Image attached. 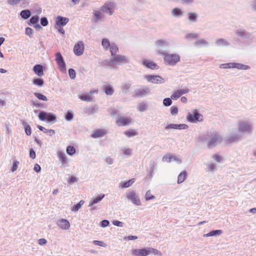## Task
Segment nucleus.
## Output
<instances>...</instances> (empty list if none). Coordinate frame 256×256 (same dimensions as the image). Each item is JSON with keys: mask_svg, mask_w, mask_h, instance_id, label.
<instances>
[{"mask_svg": "<svg viewBox=\"0 0 256 256\" xmlns=\"http://www.w3.org/2000/svg\"><path fill=\"white\" fill-rule=\"evenodd\" d=\"M109 48L112 57L116 55V54L118 52V48L116 44L114 43L111 44V46Z\"/></svg>", "mask_w": 256, "mask_h": 256, "instance_id": "nucleus-39", "label": "nucleus"}, {"mask_svg": "<svg viewBox=\"0 0 256 256\" xmlns=\"http://www.w3.org/2000/svg\"><path fill=\"white\" fill-rule=\"evenodd\" d=\"M186 178V172L185 171L180 172L178 177V183L181 184L184 182Z\"/></svg>", "mask_w": 256, "mask_h": 256, "instance_id": "nucleus-42", "label": "nucleus"}, {"mask_svg": "<svg viewBox=\"0 0 256 256\" xmlns=\"http://www.w3.org/2000/svg\"><path fill=\"white\" fill-rule=\"evenodd\" d=\"M104 197V194H102L96 197L92 198L89 202L88 206H92L94 204L98 203Z\"/></svg>", "mask_w": 256, "mask_h": 256, "instance_id": "nucleus-27", "label": "nucleus"}, {"mask_svg": "<svg viewBox=\"0 0 256 256\" xmlns=\"http://www.w3.org/2000/svg\"><path fill=\"white\" fill-rule=\"evenodd\" d=\"M38 117L40 120H46L48 122H54L56 120V117L55 114L51 112H46L44 111H41L39 113Z\"/></svg>", "mask_w": 256, "mask_h": 256, "instance_id": "nucleus-8", "label": "nucleus"}, {"mask_svg": "<svg viewBox=\"0 0 256 256\" xmlns=\"http://www.w3.org/2000/svg\"><path fill=\"white\" fill-rule=\"evenodd\" d=\"M235 34L238 37L241 38L244 40L252 39V34L242 28H239L236 30Z\"/></svg>", "mask_w": 256, "mask_h": 256, "instance_id": "nucleus-14", "label": "nucleus"}, {"mask_svg": "<svg viewBox=\"0 0 256 256\" xmlns=\"http://www.w3.org/2000/svg\"><path fill=\"white\" fill-rule=\"evenodd\" d=\"M84 204V201L81 200L76 205L74 206L72 208V210L74 212H77L81 208L82 206Z\"/></svg>", "mask_w": 256, "mask_h": 256, "instance_id": "nucleus-48", "label": "nucleus"}, {"mask_svg": "<svg viewBox=\"0 0 256 256\" xmlns=\"http://www.w3.org/2000/svg\"><path fill=\"white\" fill-rule=\"evenodd\" d=\"M34 96L36 97L40 100H42L43 101H47L48 98L44 94H41L38 92H34Z\"/></svg>", "mask_w": 256, "mask_h": 256, "instance_id": "nucleus-54", "label": "nucleus"}, {"mask_svg": "<svg viewBox=\"0 0 256 256\" xmlns=\"http://www.w3.org/2000/svg\"><path fill=\"white\" fill-rule=\"evenodd\" d=\"M22 124L24 127V130L26 134L28 136H30L32 134V130L30 126L28 125L25 122H22Z\"/></svg>", "mask_w": 256, "mask_h": 256, "instance_id": "nucleus-49", "label": "nucleus"}, {"mask_svg": "<svg viewBox=\"0 0 256 256\" xmlns=\"http://www.w3.org/2000/svg\"><path fill=\"white\" fill-rule=\"evenodd\" d=\"M150 89L147 86H142L134 90V95L138 98H142L151 94Z\"/></svg>", "mask_w": 256, "mask_h": 256, "instance_id": "nucleus-11", "label": "nucleus"}, {"mask_svg": "<svg viewBox=\"0 0 256 256\" xmlns=\"http://www.w3.org/2000/svg\"><path fill=\"white\" fill-rule=\"evenodd\" d=\"M104 92L106 95L111 96L114 93V90L110 86H108L104 88Z\"/></svg>", "mask_w": 256, "mask_h": 256, "instance_id": "nucleus-53", "label": "nucleus"}, {"mask_svg": "<svg viewBox=\"0 0 256 256\" xmlns=\"http://www.w3.org/2000/svg\"><path fill=\"white\" fill-rule=\"evenodd\" d=\"M126 199L132 204L137 206H141L142 202L140 200L139 198L138 195L136 194V192L128 190L126 193Z\"/></svg>", "mask_w": 256, "mask_h": 256, "instance_id": "nucleus-6", "label": "nucleus"}, {"mask_svg": "<svg viewBox=\"0 0 256 256\" xmlns=\"http://www.w3.org/2000/svg\"><path fill=\"white\" fill-rule=\"evenodd\" d=\"M122 152L124 154L128 156H130L132 154V150L130 148H122Z\"/></svg>", "mask_w": 256, "mask_h": 256, "instance_id": "nucleus-57", "label": "nucleus"}, {"mask_svg": "<svg viewBox=\"0 0 256 256\" xmlns=\"http://www.w3.org/2000/svg\"><path fill=\"white\" fill-rule=\"evenodd\" d=\"M44 81L41 78H34L32 80V84L38 86V87H42L43 86Z\"/></svg>", "mask_w": 256, "mask_h": 256, "instance_id": "nucleus-38", "label": "nucleus"}, {"mask_svg": "<svg viewBox=\"0 0 256 256\" xmlns=\"http://www.w3.org/2000/svg\"><path fill=\"white\" fill-rule=\"evenodd\" d=\"M137 108L140 112L146 111L148 108V105L144 102H141L137 106Z\"/></svg>", "mask_w": 256, "mask_h": 256, "instance_id": "nucleus-37", "label": "nucleus"}, {"mask_svg": "<svg viewBox=\"0 0 256 256\" xmlns=\"http://www.w3.org/2000/svg\"><path fill=\"white\" fill-rule=\"evenodd\" d=\"M130 122V119L128 118L120 117L116 120V124L118 126H127Z\"/></svg>", "mask_w": 256, "mask_h": 256, "instance_id": "nucleus-25", "label": "nucleus"}, {"mask_svg": "<svg viewBox=\"0 0 256 256\" xmlns=\"http://www.w3.org/2000/svg\"><path fill=\"white\" fill-rule=\"evenodd\" d=\"M69 19L62 16H58L56 18V24L57 26H64L68 22Z\"/></svg>", "mask_w": 256, "mask_h": 256, "instance_id": "nucleus-21", "label": "nucleus"}, {"mask_svg": "<svg viewBox=\"0 0 256 256\" xmlns=\"http://www.w3.org/2000/svg\"><path fill=\"white\" fill-rule=\"evenodd\" d=\"M38 128L40 130L43 132L44 133L50 136H52L55 134V131L54 130H48L41 126H38Z\"/></svg>", "mask_w": 256, "mask_h": 256, "instance_id": "nucleus-36", "label": "nucleus"}, {"mask_svg": "<svg viewBox=\"0 0 256 256\" xmlns=\"http://www.w3.org/2000/svg\"><path fill=\"white\" fill-rule=\"evenodd\" d=\"M102 44L105 50H108L111 46L110 41L107 38H103L102 42Z\"/></svg>", "mask_w": 256, "mask_h": 256, "instance_id": "nucleus-43", "label": "nucleus"}, {"mask_svg": "<svg viewBox=\"0 0 256 256\" xmlns=\"http://www.w3.org/2000/svg\"><path fill=\"white\" fill-rule=\"evenodd\" d=\"M98 110V108H96L94 106H91L87 108L86 110V113L88 114H93L94 113L96 112Z\"/></svg>", "mask_w": 256, "mask_h": 256, "instance_id": "nucleus-45", "label": "nucleus"}, {"mask_svg": "<svg viewBox=\"0 0 256 256\" xmlns=\"http://www.w3.org/2000/svg\"><path fill=\"white\" fill-rule=\"evenodd\" d=\"M222 233V231L220 230H214L206 234H204V237H208V236H217L220 235Z\"/></svg>", "mask_w": 256, "mask_h": 256, "instance_id": "nucleus-33", "label": "nucleus"}, {"mask_svg": "<svg viewBox=\"0 0 256 256\" xmlns=\"http://www.w3.org/2000/svg\"><path fill=\"white\" fill-rule=\"evenodd\" d=\"M56 154L58 157L62 165H64L68 162V159L64 152L58 150Z\"/></svg>", "mask_w": 256, "mask_h": 256, "instance_id": "nucleus-24", "label": "nucleus"}, {"mask_svg": "<svg viewBox=\"0 0 256 256\" xmlns=\"http://www.w3.org/2000/svg\"><path fill=\"white\" fill-rule=\"evenodd\" d=\"M38 20L39 17L38 16H33L30 18L28 24L30 26L32 24H36L38 22Z\"/></svg>", "mask_w": 256, "mask_h": 256, "instance_id": "nucleus-55", "label": "nucleus"}, {"mask_svg": "<svg viewBox=\"0 0 256 256\" xmlns=\"http://www.w3.org/2000/svg\"><path fill=\"white\" fill-rule=\"evenodd\" d=\"M116 8V4L112 2H108L100 7V10L104 13L108 14L110 16L113 14Z\"/></svg>", "mask_w": 256, "mask_h": 256, "instance_id": "nucleus-9", "label": "nucleus"}, {"mask_svg": "<svg viewBox=\"0 0 256 256\" xmlns=\"http://www.w3.org/2000/svg\"><path fill=\"white\" fill-rule=\"evenodd\" d=\"M7 2L12 6L20 4L23 7H26L29 4V0H7Z\"/></svg>", "mask_w": 256, "mask_h": 256, "instance_id": "nucleus-19", "label": "nucleus"}, {"mask_svg": "<svg viewBox=\"0 0 256 256\" xmlns=\"http://www.w3.org/2000/svg\"><path fill=\"white\" fill-rule=\"evenodd\" d=\"M198 14L195 12H190L188 14V20L192 22H196L198 20Z\"/></svg>", "mask_w": 256, "mask_h": 256, "instance_id": "nucleus-30", "label": "nucleus"}, {"mask_svg": "<svg viewBox=\"0 0 256 256\" xmlns=\"http://www.w3.org/2000/svg\"><path fill=\"white\" fill-rule=\"evenodd\" d=\"M106 133V132L105 130L102 129H98L93 132L91 136L94 138H97L104 136Z\"/></svg>", "mask_w": 256, "mask_h": 256, "instance_id": "nucleus-26", "label": "nucleus"}, {"mask_svg": "<svg viewBox=\"0 0 256 256\" xmlns=\"http://www.w3.org/2000/svg\"><path fill=\"white\" fill-rule=\"evenodd\" d=\"M134 179L132 178L128 181H123L120 183V186L122 188H127L130 187L132 185V184L134 182Z\"/></svg>", "mask_w": 256, "mask_h": 256, "instance_id": "nucleus-35", "label": "nucleus"}, {"mask_svg": "<svg viewBox=\"0 0 256 256\" xmlns=\"http://www.w3.org/2000/svg\"><path fill=\"white\" fill-rule=\"evenodd\" d=\"M57 226L62 230H68L70 227V222L66 219L62 218L56 222Z\"/></svg>", "mask_w": 256, "mask_h": 256, "instance_id": "nucleus-17", "label": "nucleus"}, {"mask_svg": "<svg viewBox=\"0 0 256 256\" xmlns=\"http://www.w3.org/2000/svg\"><path fill=\"white\" fill-rule=\"evenodd\" d=\"M194 46H207L209 45V43L208 41L204 39H200L196 41L194 43Z\"/></svg>", "mask_w": 256, "mask_h": 256, "instance_id": "nucleus-34", "label": "nucleus"}, {"mask_svg": "<svg viewBox=\"0 0 256 256\" xmlns=\"http://www.w3.org/2000/svg\"><path fill=\"white\" fill-rule=\"evenodd\" d=\"M186 118L188 122L196 123L203 120V116L200 114L197 110H194L192 112L188 113Z\"/></svg>", "mask_w": 256, "mask_h": 256, "instance_id": "nucleus-7", "label": "nucleus"}, {"mask_svg": "<svg viewBox=\"0 0 256 256\" xmlns=\"http://www.w3.org/2000/svg\"><path fill=\"white\" fill-rule=\"evenodd\" d=\"M206 170L207 172H214L217 170V166L214 163L208 162L206 164Z\"/></svg>", "mask_w": 256, "mask_h": 256, "instance_id": "nucleus-31", "label": "nucleus"}, {"mask_svg": "<svg viewBox=\"0 0 256 256\" xmlns=\"http://www.w3.org/2000/svg\"><path fill=\"white\" fill-rule=\"evenodd\" d=\"M156 53L160 56L162 55L167 52V49L170 46V42L168 40L158 39L154 44Z\"/></svg>", "mask_w": 256, "mask_h": 256, "instance_id": "nucleus-4", "label": "nucleus"}, {"mask_svg": "<svg viewBox=\"0 0 256 256\" xmlns=\"http://www.w3.org/2000/svg\"><path fill=\"white\" fill-rule=\"evenodd\" d=\"M236 68L238 70H248L250 68L248 66L240 63L232 62V68Z\"/></svg>", "mask_w": 256, "mask_h": 256, "instance_id": "nucleus-32", "label": "nucleus"}, {"mask_svg": "<svg viewBox=\"0 0 256 256\" xmlns=\"http://www.w3.org/2000/svg\"><path fill=\"white\" fill-rule=\"evenodd\" d=\"M181 96L180 95L179 92L178 90H176L172 94L171 96V98L174 100H176L179 98H180Z\"/></svg>", "mask_w": 256, "mask_h": 256, "instance_id": "nucleus-62", "label": "nucleus"}, {"mask_svg": "<svg viewBox=\"0 0 256 256\" xmlns=\"http://www.w3.org/2000/svg\"><path fill=\"white\" fill-rule=\"evenodd\" d=\"M48 24V19L46 17H42L40 18V24L44 26H46Z\"/></svg>", "mask_w": 256, "mask_h": 256, "instance_id": "nucleus-64", "label": "nucleus"}, {"mask_svg": "<svg viewBox=\"0 0 256 256\" xmlns=\"http://www.w3.org/2000/svg\"><path fill=\"white\" fill-rule=\"evenodd\" d=\"M131 86L130 83H124L122 85V90L123 93L126 94Z\"/></svg>", "mask_w": 256, "mask_h": 256, "instance_id": "nucleus-47", "label": "nucleus"}, {"mask_svg": "<svg viewBox=\"0 0 256 256\" xmlns=\"http://www.w3.org/2000/svg\"><path fill=\"white\" fill-rule=\"evenodd\" d=\"M78 97L81 100L86 102H90L91 100L90 97L89 96L86 94L80 95Z\"/></svg>", "mask_w": 256, "mask_h": 256, "instance_id": "nucleus-61", "label": "nucleus"}, {"mask_svg": "<svg viewBox=\"0 0 256 256\" xmlns=\"http://www.w3.org/2000/svg\"><path fill=\"white\" fill-rule=\"evenodd\" d=\"M188 126L186 124H170L166 126L164 129L166 130H168L170 129H174V130H185L188 128Z\"/></svg>", "mask_w": 256, "mask_h": 256, "instance_id": "nucleus-16", "label": "nucleus"}, {"mask_svg": "<svg viewBox=\"0 0 256 256\" xmlns=\"http://www.w3.org/2000/svg\"><path fill=\"white\" fill-rule=\"evenodd\" d=\"M198 37V34L196 33L192 32L187 34L185 36V38L187 40H190L193 38H196Z\"/></svg>", "mask_w": 256, "mask_h": 256, "instance_id": "nucleus-52", "label": "nucleus"}, {"mask_svg": "<svg viewBox=\"0 0 256 256\" xmlns=\"http://www.w3.org/2000/svg\"><path fill=\"white\" fill-rule=\"evenodd\" d=\"M33 70L34 73L39 76L44 75L43 66L40 64H36L33 67Z\"/></svg>", "mask_w": 256, "mask_h": 256, "instance_id": "nucleus-28", "label": "nucleus"}, {"mask_svg": "<svg viewBox=\"0 0 256 256\" xmlns=\"http://www.w3.org/2000/svg\"><path fill=\"white\" fill-rule=\"evenodd\" d=\"M130 60L127 56L116 54L111 57L110 60H106V62L108 66L112 68L115 66H120L128 64Z\"/></svg>", "mask_w": 256, "mask_h": 256, "instance_id": "nucleus-3", "label": "nucleus"}, {"mask_svg": "<svg viewBox=\"0 0 256 256\" xmlns=\"http://www.w3.org/2000/svg\"><path fill=\"white\" fill-rule=\"evenodd\" d=\"M242 139V135L240 133L231 134L226 136L224 142L226 144L237 142Z\"/></svg>", "mask_w": 256, "mask_h": 256, "instance_id": "nucleus-12", "label": "nucleus"}, {"mask_svg": "<svg viewBox=\"0 0 256 256\" xmlns=\"http://www.w3.org/2000/svg\"><path fill=\"white\" fill-rule=\"evenodd\" d=\"M66 153L70 156H73L76 153V149L74 146H68L66 150Z\"/></svg>", "mask_w": 256, "mask_h": 256, "instance_id": "nucleus-46", "label": "nucleus"}, {"mask_svg": "<svg viewBox=\"0 0 256 256\" xmlns=\"http://www.w3.org/2000/svg\"><path fill=\"white\" fill-rule=\"evenodd\" d=\"M232 62L220 64V68L223 69L232 68Z\"/></svg>", "mask_w": 256, "mask_h": 256, "instance_id": "nucleus-58", "label": "nucleus"}, {"mask_svg": "<svg viewBox=\"0 0 256 256\" xmlns=\"http://www.w3.org/2000/svg\"><path fill=\"white\" fill-rule=\"evenodd\" d=\"M155 168V162L154 160H152L150 162V176L152 177L153 176L154 171Z\"/></svg>", "mask_w": 256, "mask_h": 256, "instance_id": "nucleus-51", "label": "nucleus"}, {"mask_svg": "<svg viewBox=\"0 0 256 256\" xmlns=\"http://www.w3.org/2000/svg\"><path fill=\"white\" fill-rule=\"evenodd\" d=\"M84 44L82 42H78L76 43L74 48V52L77 56L82 55L84 52Z\"/></svg>", "mask_w": 256, "mask_h": 256, "instance_id": "nucleus-15", "label": "nucleus"}, {"mask_svg": "<svg viewBox=\"0 0 256 256\" xmlns=\"http://www.w3.org/2000/svg\"><path fill=\"white\" fill-rule=\"evenodd\" d=\"M198 140L201 142H206L208 148L210 149L220 144L224 140L222 135L216 132H210L206 135L200 136Z\"/></svg>", "mask_w": 256, "mask_h": 256, "instance_id": "nucleus-1", "label": "nucleus"}, {"mask_svg": "<svg viewBox=\"0 0 256 256\" xmlns=\"http://www.w3.org/2000/svg\"><path fill=\"white\" fill-rule=\"evenodd\" d=\"M68 74L70 78L72 80H74L76 78V72L73 68H70L68 70Z\"/></svg>", "mask_w": 256, "mask_h": 256, "instance_id": "nucleus-63", "label": "nucleus"}, {"mask_svg": "<svg viewBox=\"0 0 256 256\" xmlns=\"http://www.w3.org/2000/svg\"><path fill=\"white\" fill-rule=\"evenodd\" d=\"M155 198V196L151 194L150 190H148L146 194L145 199L146 201Z\"/></svg>", "mask_w": 256, "mask_h": 256, "instance_id": "nucleus-56", "label": "nucleus"}, {"mask_svg": "<svg viewBox=\"0 0 256 256\" xmlns=\"http://www.w3.org/2000/svg\"><path fill=\"white\" fill-rule=\"evenodd\" d=\"M162 56H163L164 62L166 66H174L180 60V56L177 54H170L166 52Z\"/></svg>", "mask_w": 256, "mask_h": 256, "instance_id": "nucleus-5", "label": "nucleus"}, {"mask_svg": "<svg viewBox=\"0 0 256 256\" xmlns=\"http://www.w3.org/2000/svg\"><path fill=\"white\" fill-rule=\"evenodd\" d=\"M30 15H31V12L28 10H22L20 12V16H21V17L22 18H24V20H26L28 18H29L30 17Z\"/></svg>", "mask_w": 256, "mask_h": 256, "instance_id": "nucleus-40", "label": "nucleus"}, {"mask_svg": "<svg viewBox=\"0 0 256 256\" xmlns=\"http://www.w3.org/2000/svg\"><path fill=\"white\" fill-rule=\"evenodd\" d=\"M124 134L128 137L134 136L136 134V132L134 130H130L126 131Z\"/></svg>", "mask_w": 256, "mask_h": 256, "instance_id": "nucleus-60", "label": "nucleus"}, {"mask_svg": "<svg viewBox=\"0 0 256 256\" xmlns=\"http://www.w3.org/2000/svg\"><path fill=\"white\" fill-rule=\"evenodd\" d=\"M237 130L242 134H250L253 130V123L248 119L240 120L237 124Z\"/></svg>", "mask_w": 256, "mask_h": 256, "instance_id": "nucleus-2", "label": "nucleus"}, {"mask_svg": "<svg viewBox=\"0 0 256 256\" xmlns=\"http://www.w3.org/2000/svg\"><path fill=\"white\" fill-rule=\"evenodd\" d=\"M184 14V12L180 8H176L172 10V14L174 17L179 18L182 16Z\"/></svg>", "mask_w": 256, "mask_h": 256, "instance_id": "nucleus-29", "label": "nucleus"}, {"mask_svg": "<svg viewBox=\"0 0 256 256\" xmlns=\"http://www.w3.org/2000/svg\"><path fill=\"white\" fill-rule=\"evenodd\" d=\"M94 22H100L104 18V14L100 10H94L92 12Z\"/></svg>", "mask_w": 256, "mask_h": 256, "instance_id": "nucleus-22", "label": "nucleus"}, {"mask_svg": "<svg viewBox=\"0 0 256 256\" xmlns=\"http://www.w3.org/2000/svg\"><path fill=\"white\" fill-rule=\"evenodd\" d=\"M214 44L218 47H226L230 46V42L223 38H218L216 40Z\"/></svg>", "mask_w": 256, "mask_h": 256, "instance_id": "nucleus-20", "label": "nucleus"}, {"mask_svg": "<svg viewBox=\"0 0 256 256\" xmlns=\"http://www.w3.org/2000/svg\"><path fill=\"white\" fill-rule=\"evenodd\" d=\"M172 156L173 155L170 154H165L162 158V161L163 162H171L172 161Z\"/></svg>", "mask_w": 256, "mask_h": 256, "instance_id": "nucleus-44", "label": "nucleus"}, {"mask_svg": "<svg viewBox=\"0 0 256 256\" xmlns=\"http://www.w3.org/2000/svg\"><path fill=\"white\" fill-rule=\"evenodd\" d=\"M148 255L152 254L154 256H162V252L156 249L152 248H147Z\"/></svg>", "mask_w": 256, "mask_h": 256, "instance_id": "nucleus-41", "label": "nucleus"}, {"mask_svg": "<svg viewBox=\"0 0 256 256\" xmlns=\"http://www.w3.org/2000/svg\"><path fill=\"white\" fill-rule=\"evenodd\" d=\"M74 118V114L72 110H68L65 114V119L71 121Z\"/></svg>", "mask_w": 256, "mask_h": 256, "instance_id": "nucleus-50", "label": "nucleus"}, {"mask_svg": "<svg viewBox=\"0 0 256 256\" xmlns=\"http://www.w3.org/2000/svg\"><path fill=\"white\" fill-rule=\"evenodd\" d=\"M56 61L58 64L60 70L64 72H66V66L64 58L60 52H57L56 54Z\"/></svg>", "mask_w": 256, "mask_h": 256, "instance_id": "nucleus-13", "label": "nucleus"}, {"mask_svg": "<svg viewBox=\"0 0 256 256\" xmlns=\"http://www.w3.org/2000/svg\"><path fill=\"white\" fill-rule=\"evenodd\" d=\"M144 78L148 82L154 84H161L165 82L164 78L158 75L145 74Z\"/></svg>", "mask_w": 256, "mask_h": 256, "instance_id": "nucleus-10", "label": "nucleus"}, {"mask_svg": "<svg viewBox=\"0 0 256 256\" xmlns=\"http://www.w3.org/2000/svg\"><path fill=\"white\" fill-rule=\"evenodd\" d=\"M142 64L144 66L152 70H156L158 68L157 64L152 61L144 60L142 61Z\"/></svg>", "mask_w": 256, "mask_h": 256, "instance_id": "nucleus-23", "label": "nucleus"}, {"mask_svg": "<svg viewBox=\"0 0 256 256\" xmlns=\"http://www.w3.org/2000/svg\"><path fill=\"white\" fill-rule=\"evenodd\" d=\"M172 99L171 98H164L163 100L164 105L166 106H170L172 104Z\"/></svg>", "mask_w": 256, "mask_h": 256, "instance_id": "nucleus-59", "label": "nucleus"}, {"mask_svg": "<svg viewBox=\"0 0 256 256\" xmlns=\"http://www.w3.org/2000/svg\"><path fill=\"white\" fill-rule=\"evenodd\" d=\"M132 254L134 256H147L148 250L146 248L142 249H134L132 250Z\"/></svg>", "mask_w": 256, "mask_h": 256, "instance_id": "nucleus-18", "label": "nucleus"}]
</instances>
